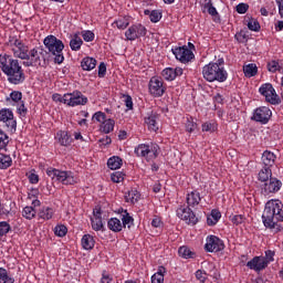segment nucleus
<instances>
[{
	"mask_svg": "<svg viewBox=\"0 0 283 283\" xmlns=\"http://www.w3.org/2000/svg\"><path fill=\"white\" fill-rule=\"evenodd\" d=\"M262 222L265 229H270L272 233L283 231V203L280 199H271L265 203Z\"/></svg>",
	"mask_w": 283,
	"mask_h": 283,
	"instance_id": "1",
	"label": "nucleus"
},
{
	"mask_svg": "<svg viewBox=\"0 0 283 283\" xmlns=\"http://www.w3.org/2000/svg\"><path fill=\"white\" fill-rule=\"evenodd\" d=\"M0 67L11 85H21L25 82V73L19 64V60H14L8 54H0Z\"/></svg>",
	"mask_w": 283,
	"mask_h": 283,
	"instance_id": "2",
	"label": "nucleus"
},
{
	"mask_svg": "<svg viewBox=\"0 0 283 283\" xmlns=\"http://www.w3.org/2000/svg\"><path fill=\"white\" fill-rule=\"evenodd\" d=\"M202 76L208 83H224L229 78V73L224 69V59L206 64L202 67Z\"/></svg>",
	"mask_w": 283,
	"mask_h": 283,
	"instance_id": "3",
	"label": "nucleus"
},
{
	"mask_svg": "<svg viewBox=\"0 0 283 283\" xmlns=\"http://www.w3.org/2000/svg\"><path fill=\"white\" fill-rule=\"evenodd\" d=\"M46 50H49L50 54H52L54 57V63L57 65H61L63 61H65V56L63 55V50H65V44H63V41L57 39L54 35H48L43 41Z\"/></svg>",
	"mask_w": 283,
	"mask_h": 283,
	"instance_id": "4",
	"label": "nucleus"
},
{
	"mask_svg": "<svg viewBox=\"0 0 283 283\" xmlns=\"http://www.w3.org/2000/svg\"><path fill=\"white\" fill-rule=\"evenodd\" d=\"M134 154L137 158H145L147 163H151L160 156V146L154 142L139 144L135 147Z\"/></svg>",
	"mask_w": 283,
	"mask_h": 283,
	"instance_id": "5",
	"label": "nucleus"
},
{
	"mask_svg": "<svg viewBox=\"0 0 283 283\" xmlns=\"http://www.w3.org/2000/svg\"><path fill=\"white\" fill-rule=\"evenodd\" d=\"M46 176L55 180V182H61L65 186L78 184V177L72 170H61L50 167L46 169Z\"/></svg>",
	"mask_w": 283,
	"mask_h": 283,
	"instance_id": "6",
	"label": "nucleus"
},
{
	"mask_svg": "<svg viewBox=\"0 0 283 283\" xmlns=\"http://www.w3.org/2000/svg\"><path fill=\"white\" fill-rule=\"evenodd\" d=\"M259 94L265 98V103L270 105H282V98H280L275 87L271 83H264L259 87Z\"/></svg>",
	"mask_w": 283,
	"mask_h": 283,
	"instance_id": "7",
	"label": "nucleus"
},
{
	"mask_svg": "<svg viewBox=\"0 0 283 283\" xmlns=\"http://www.w3.org/2000/svg\"><path fill=\"white\" fill-rule=\"evenodd\" d=\"M8 45L11 48L13 56H15V59H21L22 61H24V59H30V56L28 55L30 49L19 38L10 36Z\"/></svg>",
	"mask_w": 283,
	"mask_h": 283,
	"instance_id": "8",
	"label": "nucleus"
},
{
	"mask_svg": "<svg viewBox=\"0 0 283 283\" xmlns=\"http://www.w3.org/2000/svg\"><path fill=\"white\" fill-rule=\"evenodd\" d=\"M165 92H167V85H165V81L161 77L153 76L148 83V93L154 98H161L165 96Z\"/></svg>",
	"mask_w": 283,
	"mask_h": 283,
	"instance_id": "9",
	"label": "nucleus"
},
{
	"mask_svg": "<svg viewBox=\"0 0 283 283\" xmlns=\"http://www.w3.org/2000/svg\"><path fill=\"white\" fill-rule=\"evenodd\" d=\"M272 116L273 111H271L270 107L259 106L252 112L250 120H253L254 123H260V125H268Z\"/></svg>",
	"mask_w": 283,
	"mask_h": 283,
	"instance_id": "10",
	"label": "nucleus"
},
{
	"mask_svg": "<svg viewBox=\"0 0 283 283\" xmlns=\"http://www.w3.org/2000/svg\"><path fill=\"white\" fill-rule=\"evenodd\" d=\"M176 213L180 220H184V222H186V224H198V217H196V212L191 210V207L180 206L177 209Z\"/></svg>",
	"mask_w": 283,
	"mask_h": 283,
	"instance_id": "11",
	"label": "nucleus"
},
{
	"mask_svg": "<svg viewBox=\"0 0 283 283\" xmlns=\"http://www.w3.org/2000/svg\"><path fill=\"white\" fill-rule=\"evenodd\" d=\"M205 251H207V253H219V251H224V241L217 235H208L206 239Z\"/></svg>",
	"mask_w": 283,
	"mask_h": 283,
	"instance_id": "12",
	"label": "nucleus"
},
{
	"mask_svg": "<svg viewBox=\"0 0 283 283\" xmlns=\"http://www.w3.org/2000/svg\"><path fill=\"white\" fill-rule=\"evenodd\" d=\"M126 41H136L143 36H147V28L142 23L130 25L125 32Z\"/></svg>",
	"mask_w": 283,
	"mask_h": 283,
	"instance_id": "13",
	"label": "nucleus"
},
{
	"mask_svg": "<svg viewBox=\"0 0 283 283\" xmlns=\"http://www.w3.org/2000/svg\"><path fill=\"white\" fill-rule=\"evenodd\" d=\"M172 54L180 63H190L196 59L193 51L189 50L187 46H178L172 49Z\"/></svg>",
	"mask_w": 283,
	"mask_h": 283,
	"instance_id": "14",
	"label": "nucleus"
},
{
	"mask_svg": "<svg viewBox=\"0 0 283 283\" xmlns=\"http://www.w3.org/2000/svg\"><path fill=\"white\" fill-rule=\"evenodd\" d=\"M66 105L69 107H78V105H87V96L83 95L81 91H74L73 93H66Z\"/></svg>",
	"mask_w": 283,
	"mask_h": 283,
	"instance_id": "15",
	"label": "nucleus"
},
{
	"mask_svg": "<svg viewBox=\"0 0 283 283\" xmlns=\"http://www.w3.org/2000/svg\"><path fill=\"white\" fill-rule=\"evenodd\" d=\"M0 123H6V126L10 129V132H17V119H14V113L12 109H0Z\"/></svg>",
	"mask_w": 283,
	"mask_h": 283,
	"instance_id": "16",
	"label": "nucleus"
},
{
	"mask_svg": "<svg viewBox=\"0 0 283 283\" xmlns=\"http://www.w3.org/2000/svg\"><path fill=\"white\" fill-rule=\"evenodd\" d=\"M41 54H43V49H32L31 51L28 52L27 59H24L23 65L25 67H36L38 65H41Z\"/></svg>",
	"mask_w": 283,
	"mask_h": 283,
	"instance_id": "17",
	"label": "nucleus"
},
{
	"mask_svg": "<svg viewBox=\"0 0 283 283\" xmlns=\"http://www.w3.org/2000/svg\"><path fill=\"white\" fill-rule=\"evenodd\" d=\"M282 189V181L277 178H270L269 181H265L261 189L263 196H271V193H277Z\"/></svg>",
	"mask_w": 283,
	"mask_h": 283,
	"instance_id": "18",
	"label": "nucleus"
},
{
	"mask_svg": "<svg viewBox=\"0 0 283 283\" xmlns=\"http://www.w3.org/2000/svg\"><path fill=\"white\" fill-rule=\"evenodd\" d=\"M247 266L256 273H260V271H264V269L268 268L266 262H264V256H254L247 263Z\"/></svg>",
	"mask_w": 283,
	"mask_h": 283,
	"instance_id": "19",
	"label": "nucleus"
},
{
	"mask_svg": "<svg viewBox=\"0 0 283 283\" xmlns=\"http://www.w3.org/2000/svg\"><path fill=\"white\" fill-rule=\"evenodd\" d=\"M201 201L202 197L198 190H192L186 195L187 207H190L191 209H196Z\"/></svg>",
	"mask_w": 283,
	"mask_h": 283,
	"instance_id": "20",
	"label": "nucleus"
},
{
	"mask_svg": "<svg viewBox=\"0 0 283 283\" xmlns=\"http://www.w3.org/2000/svg\"><path fill=\"white\" fill-rule=\"evenodd\" d=\"M182 72L181 67H166L161 71V76L165 81H176L177 76H182Z\"/></svg>",
	"mask_w": 283,
	"mask_h": 283,
	"instance_id": "21",
	"label": "nucleus"
},
{
	"mask_svg": "<svg viewBox=\"0 0 283 283\" xmlns=\"http://www.w3.org/2000/svg\"><path fill=\"white\" fill-rule=\"evenodd\" d=\"M158 113L150 112L145 117V123L150 132H156L158 129Z\"/></svg>",
	"mask_w": 283,
	"mask_h": 283,
	"instance_id": "22",
	"label": "nucleus"
},
{
	"mask_svg": "<svg viewBox=\"0 0 283 283\" xmlns=\"http://www.w3.org/2000/svg\"><path fill=\"white\" fill-rule=\"evenodd\" d=\"M261 160L264 167H269L271 169V167L275 165V160H277V156L274 155V153L271 150H265L262 154Z\"/></svg>",
	"mask_w": 283,
	"mask_h": 283,
	"instance_id": "23",
	"label": "nucleus"
},
{
	"mask_svg": "<svg viewBox=\"0 0 283 283\" xmlns=\"http://www.w3.org/2000/svg\"><path fill=\"white\" fill-rule=\"evenodd\" d=\"M118 213H120L122 216V224L124 227V229H132V227H134V217H132V214L128 213L127 210L120 208L118 209Z\"/></svg>",
	"mask_w": 283,
	"mask_h": 283,
	"instance_id": "24",
	"label": "nucleus"
},
{
	"mask_svg": "<svg viewBox=\"0 0 283 283\" xmlns=\"http://www.w3.org/2000/svg\"><path fill=\"white\" fill-rule=\"evenodd\" d=\"M107 227H108L109 231H113V233H120V231H123V229H125L123 226V221H120V219H118V218L108 219Z\"/></svg>",
	"mask_w": 283,
	"mask_h": 283,
	"instance_id": "25",
	"label": "nucleus"
},
{
	"mask_svg": "<svg viewBox=\"0 0 283 283\" xmlns=\"http://www.w3.org/2000/svg\"><path fill=\"white\" fill-rule=\"evenodd\" d=\"M39 220H52L54 218V209L43 206L38 212Z\"/></svg>",
	"mask_w": 283,
	"mask_h": 283,
	"instance_id": "26",
	"label": "nucleus"
},
{
	"mask_svg": "<svg viewBox=\"0 0 283 283\" xmlns=\"http://www.w3.org/2000/svg\"><path fill=\"white\" fill-rule=\"evenodd\" d=\"M244 25L251 31V32H260L262 27L260 25V22L258 19L252 17H245L244 19Z\"/></svg>",
	"mask_w": 283,
	"mask_h": 283,
	"instance_id": "27",
	"label": "nucleus"
},
{
	"mask_svg": "<svg viewBox=\"0 0 283 283\" xmlns=\"http://www.w3.org/2000/svg\"><path fill=\"white\" fill-rule=\"evenodd\" d=\"M56 137L62 147H70L72 145V137L65 130H59Z\"/></svg>",
	"mask_w": 283,
	"mask_h": 283,
	"instance_id": "28",
	"label": "nucleus"
},
{
	"mask_svg": "<svg viewBox=\"0 0 283 283\" xmlns=\"http://www.w3.org/2000/svg\"><path fill=\"white\" fill-rule=\"evenodd\" d=\"M81 67L84 72H92L96 67V59L90 56L82 59Z\"/></svg>",
	"mask_w": 283,
	"mask_h": 283,
	"instance_id": "29",
	"label": "nucleus"
},
{
	"mask_svg": "<svg viewBox=\"0 0 283 283\" xmlns=\"http://www.w3.org/2000/svg\"><path fill=\"white\" fill-rule=\"evenodd\" d=\"M116 125V122L112 118L104 119L99 126V130L103 134H112L114 132V127Z\"/></svg>",
	"mask_w": 283,
	"mask_h": 283,
	"instance_id": "30",
	"label": "nucleus"
},
{
	"mask_svg": "<svg viewBox=\"0 0 283 283\" xmlns=\"http://www.w3.org/2000/svg\"><path fill=\"white\" fill-rule=\"evenodd\" d=\"M220 218H222V213L218 209H213L207 218L208 227H216L220 222Z\"/></svg>",
	"mask_w": 283,
	"mask_h": 283,
	"instance_id": "31",
	"label": "nucleus"
},
{
	"mask_svg": "<svg viewBox=\"0 0 283 283\" xmlns=\"http://www.w3.org/2000/svg\"><path fill=\"white\" fill-rule=\"evenodd\" d=\"M23 99V93L20 91H13L10 95L6 98L8 105H14L15 103L19 104Z\"/></svg>",
	"mask_w": 283,
	"mask_h": 283,
	"instance_id": "32",
	"label": "nucleus"
},
{
	"mask_svg": "<svg viewBox=\"0 0 283 283\" xmlns=\"http://www.w3.org/2000/svg\"><path fill=\"white\" fill-rule=\"evenodd\" d=\"M96 244V241L94 240V237L91 234H84L82 237V247L85 249V251H92L94 249V245Z\"/></svg>",
	"mask_w": 283,
	"mask_h": 283,
	"instance_id": "33",
	"label": "nucleus"
},
{
	"mask_svg": "<svg viewBox=\"0 0 283 283\" xmlns=\"http://www.w3.org/2000/svg\"><path fill=\"white\" fill-rule=\"evenodd\" d=\"M165 273H167V269L159 266L157 272L151 275V283H165Z\"/></svg>",
	"mask_w": 283,
	"mask_h": 283,
	"instance_id": "34",
	"label": "nucleus"
},
{
	"mask_svg": "<svg viewBox=\"0 0 283 283\" xmlns=\"http://www.w3.org/2000/svg\"><path fill=\"white\" fill-rule=\"evenodd\" d=\"M178 253L184 260H193V258H196V252L191 251L187 245L180 247Z\"/></svg>",
	"mask_w": 283,
	"mask_h": 283,
	"instance_id": "35",
	"label": "nucleus"
},
{
	"mask_svg": "<svg viewBox=\"0 0 283 283\" xmlns=\"http://www.w3.org/2000/svg\"><path fill=\"white\" fill-rule=\"evenodd\" d=\"M107 167L108 169H112V170L120 169V167H123V159L118 156H113L108 158Z\"/></svg>",
	"mask_w": 283,
	"mask_h": 283,
	"instance_id": "36",
	"label": "nucleus"
},
{
	"mask_svg": "<svg viewBox=\"0 0 283 283\" xmlns=\"http://www.w3.org/2000/svg\"><path fill=\"white\" fill-rule=\"evenodd\" d=\"M273 176V170H271V168L264 166L260 171H259V177L258 179L260 180V182H269L270 178Z\"/></svg>",
	"mask_w": 283,
	"mask_h": 283,
	"instance_id": "37",
	"label": "nucleus"
},
{
	"mask_svg": "<svg viewBox=\"0 0 283 283\" xmlns=\"http://www.w3.org/2000/svg\"><path fill=\"white\" fill-rule=\"evenodd\" d=\"M112 28H117V30H127L129 28V18H118L112 23Z\"/></svg>",
	"mask_w": 283,
	"mask_h": 283,
	"instance_id": "38",
	"label": "nucleus"
},
{
	"mask_svg": "<svg viewBox=\"0 0 283 283\" xmlns=\"http://www.w3.org/2000/svg\"><path fill=\"white\" fill-rule=\"evenodd\" d=\"M144 14L146 17H149L151 23H158L163 19V13L159 10H153L149 9L144 10Z\"/></svg>",
	"mask_w": 283,
	"mask_h": 283,
	"instance_id": "39",
	"label": "nucleus"
},
{
	"mask_svg": "<svg viewBox=\"0 0 283 283\" xmlns=\"http://www.w3.org/2000/svg\"><path fill=\"white\" fill-rule=\"evenodd\" d=\"M125 200H126V202L136 205V202H138L140 200V192H138V190H136V189H132L125 195Z\"/></svg>",
	"mask_w": 283,
	"mask_h": 283,
	"instance_id": "40",
	"label": "nucleus"
},
{
	"mask_svg": "<svg viewBox=\"0 0 283 283\" xmlns=\"http://www.w3.org/2000/svg\"><path fill=\"white\" fill-rule=\"evenodd\" d=\"M82 45H83V39H81V36H78V33H75L70 41L71 50L73 52H78V50H81Z\"/></svg>",
	"mask_w": 283,
	"mask_h": 283,
	"instance_id": "41",
	"label": "nucleus"
},
{
	"mask_svg": "<svg viewBox=\"0 0 283 283\" xmlns=\"http://www.w3.org/2000/svg\"><path fill=\"white\" fill-rule=\"evenodd\" d=\"M243 74L247 78H252L258 74V65L250 63L243 66Z\"/></svg>",
	"mask_w": 283,
	"mask_h": 283,
	"instance_id": "42",
	"label": "nucleus"
},
{
	"mask_svg": "<svg viewBox=\"0 0 283 283\" xmlns=\"http://www.w3.org/2000/svg\"><path fill=\"white\" fill-rule=\"evenodd\" d=\"M9 144L10 136H8V134L0 128V151H8Z\"/></svg>",
	"mask_w": 283,
	"mask_h": 283,
	"instance_id": "43",
	"label": "nucleus"
},
{
	"mask_svg": "<svg viewBox=\"0 0 283 283\" xmlns=\"http://www.w3.org/2000/svg\"><path fill=\"white\" fill-rule=\"evenodd\" d=\"M22 218L25 220H34L36 218V209L32 206H27L22 209Z\"/></svg>",
	"mask_w": 283,
	"mask_h": 283,
	"instance_id": "44",
	"label": "nucleus"
},
{
	"mask_svg": "<svg viewBox=\"0 0 283 283\" xmlns=\"http://www.w3.org/2000/svg\"><path fill=\"white\" fill-rule=\"evenodd\" d=\"M9 167H12V157L0 153V169H9Z\"/></svg>",
	"mask_w": 283,
	"mask_h": 283,
	"instance_id": "45",
	"label": "nucleus"
},
{
	"mask_svg": "<svg viewBox=\"0 0 283 283\" xmlns=\"http://www.w3.org/2000/svg\"><path fill=\"white\" fill-rule=\"evenodd\" d=\"M201 132H208L209 134H213V132H218V123L214 120L206 122L201 125Z\"/></svg>",
	"mask_w": 283,
	"mask_h": 283,
	"instance_id": "46",
	"label": "nucleus"
},
{
	"mask_svg": "<svg viewBox=\"0 0 283 283\" xmlns=\"http://www.w3.org/2000/svg\"><path fill=\"white\" fill-rule=\"evenodd\" d=\"M268 72H271V74H275V72H281L282 65H280V61L277 60H271L266 64Z\"/></svg>",
	"mask_w": 283,
	"mask_h": 283,
	"instance_id": "47",
	"label": "nucleus"
},
{
	"mask_svg": "<svg viewBox=\"0 0 283 283\" xmlns=\"http://www.w3.org/2000/svg\"><path fill=\"white\" fill-rule=\"evenodd\" d=\"M195 277L199 283H207L209 280V273H207L205 270H197L195 272Z\"/></svg>",
	"mask_w": 283,
	"mask_h": 283,
	"instance_id": "48",
	"label": "nucleus"
},
{
	"mask_svg": "<svg viewBox=\"0 0 283 283\" xmlns=\"http://www.w3.org/2000/svg\"><path fill=\"white\" fill-rule=\"evenodd\" d=\"M230 222L235 227H240V224H244L247 222V217L244 214H234L230 217Z\"/></svg>",
	"mask_w": 283,
	"mask_h": 283,
	"instance_id": "49",
	"label": "nucleus"
},
{
	"mask_svg": "<svg viewBox=\"0 0 283 283\" xmlns=\"http://www.w3.org/2000/svg\"><path fill=\"white\" fill-rule=\"evenodd\" d=\"M203 8H205V10H208V14H210V17H220V14L218 13V9H216V7H213V2L211 0L206 2L203 4Z\"/></svg>",
	"mask_w": 283,
	"mask_h": 283,
	"instance_id": "50",
	"label": "nucleus"
},
{
	"mask_svg": "<svg viewBox=\"0 0 283 283\" xmlns=\"http://www.w3.org/2000/svg\"><path fill=\"white\" fill-rule=\"evenodd\" d=\"M54 235L57 238H65V235H67V227H65V224L55 226Z\"/></svg>",
	"mask_w": 283,
	"mask_h": 283,
	"instance_id": "51",
	"label": "nucleus"
},
{
	"mask_svg": "<svg viewBox=\"0 0 283 283\" xmlns=\"http://www.w3.org/2000/svg\"><path fill=\"white\" fill-rule=\"evenodd\" d=\"M12 231V227L8 221H0V238H3V235H8Z\"/></svg>",
	"mask_w": 283,
	"mask_h": 283,
	"instance_id": "52",
	"label": "nucleus"
},
{
	"mask_svg": "<svg viewBox=\"0 0 283 283\" xmlns=\"http://www.w3.org/2000/svg\"><path fill=\"white\" fill-rule=\"evenodd\" d=\"M12 205H14V202H10L8 207L6 203H2L0 199V216H10V213H12Z\"/></svg>",
	"mask_w": 283,
	"mask_h": 283,
	"instance_id": "53",
	"label": "nucleus"
},
{
	"mask_svg": "<svg viewBox=\"0 0 283 283\" xmlns=\"http://www.w3.org/2000/svg\"><path fill=\"white\" fill-rule=\"evenodd\" d=\"M91 226L93 231H101L103 229V218H91Z\"/></svg>",
	"mask_w": 283,
	"mask_h": 283,
	"instance_id": "54",
	"label": "nucleus"
},
{
	"mask_svg": "<svg viewBox=\"0 0 283 283\" xmlns=\"http://www.w3.org/2000/svg\"><path fill=\"white\" fill-rule=\"evenodd\" d=\"M111 180L112 182H123L125 180V174L123 171H114L111 174Z\"/></svg>",
	"mask_w": 283,
	"mask_h": 283,
	"instance_id": "55",
	"label": "nucleus"
},
{
	"mask_svg": "<svg viewBox=\"0 0 283 283\" xmlns=\"http://www.w3.org/2000/svg\"><path fill=\"white\" fill-rule=\"evenodd\" d=\"M263 262L266 263V266H269L271 262H275V251L266 250L265 256H263Z\"/></svg>",
	"mask_w": 283,
	"mask_h": 283,
	"instance_id": "56",
	"label": "nucleus"
},
{
	"mask_svg": "<svg viewBox=\"0 0 283 283\" xmlns=\"http://www.w3.org/2000/svg\"><path fill=\"white\" fill-rule=\"evenodd\" d=\"M67 93H65L63 96L59 93H54L52 95V101H54V103H63L64 105H67Z\"/></svg>",
	"mask_w": 283,
	"mask_h": 283,
	"instance_id": "57",
	"label": "nucleus"
},
{
	"mask_svg": "<svg viewBox=\"0 0 283 283\" xmlns=\"http://www.w3.org/2000/svg\"><path fill=\"white\" fill-rule=\"evenodd\" d=\"M17 112L19 116H22L23 118L28 116V107H25V102L21 101L20 103H18Z\"/></svg>",
	"mask_w": 283,
	"mask_h": 283,
	"instance_id": "58",
	"label": "nucleus"
},
{
	"mask_svg": "<svg viewBox=\"0 0 283 283\" xmlns=\"http://www.w3.org/2000/svg\"><path fill=\"white\" fill-rule=\"evenodd\" d=\"M82 39H84L86 43H92V41L96 39V35L91 30H86L82 31Z\"/></svg>",
	"mask_w": 283,
	"mask_h": 283,
	"instance_id": "59",
	"label": "nucleus"
},
{
	"mask_svg": "<svg viewBox=\"0 0 283 283\" xmlns=\"http://www.w3.org/2000/svg\"><path fill=\"white\" fill-rule=\"evenodd\" d=\"M238 14H247L249 12V3L241 2L235 7Z\"/></svg>",
	"mask_w": 283,
	"mask_h": 283,
	"instance_id": "60",
	"label": "nucleus"
},
{
	"mask_svg": "<svg viewBox=\"0 0 283 283\" xmlns=\"http://www.w3.org/2000/svg\"><path fill=\"white\" fill-rule=\"evenodd\" d=\"M107 119V115L101 111L96 112L93 115V120H96L97 123H101V125L103 124L104 120Z\"/></svg>",
	"mask_w": 283,
	"mask_h": 283,
	"instance_id": "61",
	"label": "nucleus"
},
{
	"mask_svg": "<svg viewBox=\"0 0 283 283\" xmlns=\"http://www.w3.org/2000/svg\"><path fill=\"white\" fill-rule=\"evenodd\" d=\"M125 106L127 109H134V99L132 98V95L129 94H124L123 95Z\"/></svg>",
	"mask_w": 283,
	"mask_h": 283,
	"instance_id": "62",
	"label": "nucleus"
},
{
	"mask_svg": "<svg viewBox=\"0 0 283 283\" xmlns=\"http://www.w3.org/2000/svg\"><path fill=\"white\" fill-rule=\"evenodd\" d=\"M101 283H112L114 282V276L112 274L107 273V271L102 272Z\"/></svg>",
	"mask_w": 283,
	"mask_h": 283,
	"instance_id": "63",
	"label": "nucleus"
},
{
	"mask_svg": "<svg viewBox=\"0 0 283 283\" xmlns=\"http://www.w3.org/2000/svg\"><path fill=\"white\" fill-rule=\"evenodd\" d=\"M234 39L238 41V43H247V33L244 31H240L235 33Z\"/></svg>",
	"mask_w": 283,
	"mask_h": 283,
	"instance_id": "64",
	"label": "nucleus"
}]
</instances>
